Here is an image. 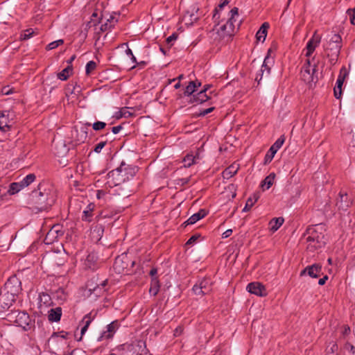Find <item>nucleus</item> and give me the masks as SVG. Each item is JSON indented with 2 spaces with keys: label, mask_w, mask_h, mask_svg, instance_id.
<instances>
[{
  "label": "nucleus",
  "mask_w": 355,
  "mask_h": 355,
  "mask_svg": "<svg viewBox=\"0 0 355 355\" xmlns=\"http://www.w3.org/2000/svg\"><path fill=\"white\" fill-rule=\"evenodd\" d=\"M31 200L35 208L42 211L50 208L55 201V193L50 189L46 188L44 184H40L37 189L32 191Z\"/></svg>",
  "instance_id": "1"
},
{
  "label": "nucleus",
  "mask_w": 355,
  "mask_h": 355,
  "mask_svg": "<svg viewBox=\"0 0 355 355\" xmlns=\"http://www.w3.org/2000/svg\"><path fill=\"white\" fill-rule=\"evenodd\" d=\"M321 224L316 225L314 227H309L304 236L308 243L307 248L310 251H314L321 248L326 243V239L322 232H319V230H322Z\"/></svg>",
  "instance_id": "2"
},
{
  "label": "nucleus",
  "mask_w": 355,
  "mask_h": 355,
  "mask_svg": "<svg viewBox=\"0 0 355 355\" xmlns=\"http://www.w3.org/2000/svg\"><path fill=\"white\" fill-rule=\"evenodd\" d=\"M116 350L119 355H146L148 351L146 343L143 340L121 345L116 348Z\"/></svg>",
  "instance_id": "3"
},
{
  "label": "nucleus",
  "mask_w": 355,
  "mask_h": 355,
  "mask_svg": "<svg viewBox=\"0 0 355 355\" xmlns=\"http://www.w3.org/2000/svg\"><path fill=\"white\" fill-rule=\"evenodd\" d=\"M301 75L302 80L310 86L312 83H315L318 80L316 64L311 66L310 60H307L302 69Z\"/></svg>",
  "instance_id": "4"
},
{
  "label": "nucleus",
  "mask_w": 355,
  "mask_h": 355,
  "mask_svg": "<svg viewBox=\"0 0 355 355\" xmlns=\"http://www.w3.org/2000/svg\"><path fill=\"white\" fill-rule=\"evenodd\" d=\"M230 17L227 22L222 25L220 28V32L221 37L229 36L231 37L233 35L234 31V22L237 21L239 17V9L236 7L233 8L230 11Z\"/></svg>",
  "instance_id": "5"
},
{
  "label": "nucleus",
  "mask_w": 355,
  "mask_h": 355,
  "mask_svg": "<svg viewBox=\"0 0 355 355\" xmlns=\"http://www.w3.org/2000/svg\"><path fill=\"white\" fill-rule=\"evenodd\" d=\"M119 167L110 171L107 174V184L110 187H119L121 183L126 181V178L123 176Z\"/></svg>",
  "instance_id": "6"
},
{
  "label": "nucleus",
  "mask_w": 355,
  "mask_h": 355,
  "mask_svg": "<svg viewBox=\"0 0 355 355\" xmlns=\"http://www.w3.org/2000/svg\"><path fill=\"white\" fill-rule=\"evenodd\" d=\"M63 234L62 227L60 224H55L47 232L44 241L47 245L52 244L57 241L58 238L63 236Z\"/></svg>",
  "instance_id": "7"
},
{
  "label": "nucleus",
  "mask_w": 355,
  "mask_h": 355,
  "mask_svg": "<svg viewBox=\"0 0 355 355\" xmlns=\"http://www.w3.org/2000/svg\"><path fill=\"white\" fill-rule=\"evenodd\" d=\"M3 289L16 297L21 290V282L16 276L10 277L6 282Z\"/></svg>",
  "instance_id": "8"
},
{
  "label": "nucleus",
  "mask_w": 355,
  "mask_h": 355,
  "mask_svg": "<svg viewBox=\"0 0 355 355\" xmlns=\"http://www.w3.org/2000/svg\"><path fill=\"white\" fill-rule=\"evenodd\" d=\"M322 274V266L320 263L308 266L300 272V276L307 275L312 278H318Z\"/></svg>",
  "instance_id": "9"
},
{
  "label": "nucleus",
  "mask_w": 355,
  "mask_h": 355,
  "mask_svg": "<svg viewBox=\"0 0 355 355\" xmlns=\"http://www.w3.org/2000/svg\"><path fill=\"white\" fill-rule=\"evenodd\" d=\"M119 327V322L117 320L112 322L106 326V330L103 331L100 336L97 338L98 342L103 341L105 339L112 338Z\"/></svg>",
  "instance_id": "10"
},
{
  "label": "nucleus",
  "mask_w": 355,
  "mask_h": 355,
  "mask_svg": "<svg viewBox=\"0 0 355 355\" xmlns=\"http://www.w3.org/2000/svg\"><path fill=\"white\" fill-rule=\"evenodd\" d=\"M247 291L257 296L264 297L267 295V291L265 286L258 282H251L248 284Z\"/></svg>",
  "instance_id": "11"
},
{
  "label": "nucleus",
  "mask_w": 355,
  "mask_h": 355,
  "mask_svg": "<svg viewBox=\"0 0 355 355\" xmlns=\"http://www.w3.org/2000/svg\"><path fill=\"white\" fill-rule=\"evenodd\" d=\"M15 301V297L12 293H9L6 291H1L0 293V306L3 309H9Z\"/></svg>",
  "instance_id": "12"
},
{
  "label": "nucleus",
  "mask_w": 355,
  "mask_h": 355,
  "mask_svg": "<svg viewBox=\"0 0 355 355\" xmlns=\"http://www.w3.org/2000/svg\"><path fill=\"white\" fill-rule=\"evenodd\" d=\"M87 130L85 126L81 127L79 130L74 128L71 131V137L76 144L84 143L87 138Z\"/></svg>",
  "instance_id": "13"
},
{
  "label": "nucleus",
  "mask_w": 355,
  "mask_h": 355,
  "mask_svg": "<svg viewBox=\"0 0 355 355\" xmlns=\"http://www.w3.org/2000/svg\"><path fill=\"white\" fill-rule=\"evenodd\" d=\"M320 41L321 36L318 34L317 31H315L312 37L306 44V53L305 54L306 57H310L311 55V54L315 51V48L319 45Z\"/></svg>",
  "instance_id": "14"
},
{
  "label": "nucleus",
  "mask_w": 355,
  "mask_h": 355,
  "mask_svg": "<svg viewBox=\"0 0 355 355\" xmlns=\"http://www.w3.org/2000/svg\"><path fill=\"white\" fill-rule=\"evenodd\" d=\"M97 314L96 311H91L90 313L86 314L83 318L82 319L80 324H83L81 328V336L84 335L87 331L89 324L94 320Z\"/></svg>",
  "instance_id": "15"
},
{
  "label": "nucleus",
  "mask_w": 355,
  "mask_h": 355,
  "mask_svg": "<svg viewBox=\"0 0 355 355\" xmlns=\"http://www.w3.org/2000/svg\"><path fill=\"white\" fill-rule=\"evenodd\" d=\"M119 168L123 176L126 178V180L133 178L137 171L136 167L126 165L124 162L121 164Z\"/></svg>",
  "instance_id": "16"
},
{
  "label": "nucleus",
  "mask_w": 355,
  "mask_h": 355,
  "mask_svg": "<svg viewBox=\"0 0 355 355\" xmlns=\"http://www.w3.org/2000/svg\"><path fill=\"white\" fill-rule=\"evenodd\" d=\"M336 205L339 209L346 210L351 205V201L347 194L340 192L339 198L337 199Z\"/></svg>",
  "instance_id": "17"
},
{
  "label": "nucleus",
  "mask_w": 355,
  "mask_h": 355,
  "mask_svg": "<svg viewBox=\"0 0 355 355\" xmlns=\"http://www.w3.org/2000/svg\"><path fill=\"white\" fill-rule=\"evenodd\" d=\"M84 265L88 269L96 270L98 266L97 256L94 253L89 254L85 260Z\"/></svg>",
  "instance_id": "18"
},
{
  "label": "nucleus",
  "mask_w": 355,
  "mask_h": 355,
  "mask_svg": "<svg viewBox=\"0 0 355 355\" xmlns=\"http://www.w3.org/2000/svg\"><path fill=\"white\" fill-rule=\"evenodd\" d=\"M207 215V211L205 209H200L197 213L193 214L187 220H186L183 225L185 227L188 225H193L199 220L202 219Z\"/></svg>",
  "instance_id": "19"
},
{
  "label": "nucleus",
  "mask_w": 355,
  "mask_h": 355,
  "mask_svg": "<svg viewBox=\"0 0 355 355\" xmlns=\"http://www.w3.org/2000/svg\"><path fill=\"white\" fill-rule=\"evenodd\" d=\"M239 169V165L236 163H233L223 172V177L224 179H230L236 175Z\"/></svg>",
  "instance_id": "20"
},
{
  "label": "nucleus",
  "mask_w": 355,
  "mask_h": 355,
  "mask_svg": "<svg viewBox=\"0 0 355 355\" xmlns=\"http://www.w3.org/2000/svg\"><path fill=\"white\" fill-rule=\"evenodd\" d=\"M200 159V155L198 153H197L196 155L192 154L187 155L183 159L184 167L189 168L193 164H197Z\"/></svg>",
  "instance_id": "21"
},
{
  "label": "nucleus",
  "mask_w": 355,
  "mask_h": 355,
  "mask_svg": "<svg viewBox=\"0 0 355 355\" xmlns=\"http://www.w3.org/2000/svg\"><path fill=\"white\" fill-rule=\"evenodd\" d=\"M209 98L210 97L207 94V93L205 92V90H201L196 95H193V96L191 97L189 102L191 103H202L209 100Z\"/></svg>",
  "instance_id": "22"
},
{
  "label": "nucleus",
  "mask_w": 355,
  "mask_h": 355,
  "mask_svg": "<svg viewBox=\"0 0 355 355\" xmlns=\"http://www.w3.org/2000/svg\"><path fill=\"white\" fill-rule=\"evenodd\" d=\"M269 60H270V57L268 55H267L265 58V59L263 60V64L261 66V69L260 70L261 73L260 74H257L256 78H255V80H257L258 82V83H259L260 80H261L262 76L263 75V73L265 71L266 72V75L267 76L270 73V68L268 66Z\"/></svg>",
  "instance_id": "23"
},
{
  "label": "nucleus",
  "mask_w": 355,
  "mask_h": 355,
  "mask_svg": "<svg viewBox=\"0 0 355 355\" xmlns=\"http://www.w3.org/2000/svg\"><path fill=\"white\" fill-rule=\"evenodd\" d=\"M62 315V309L60 307H56L51 309L49 311V320L51 322H59Z\"/></svg>",
  "instance_id": "24"
},
{
  "label": "nucleus",
  "mask_w": 355,
  "mask_h": 355,
  "mask_svg": "<svg viewBox=\"0 0 355 355\" xmlns=\"http://www.w3.org/2000/svg\"><path fill=\"white\" fill-rule=\"evenodd\" d=\"M6 113L7 111L0 112V130L3 132L8 131L10 128Z\"/></svg>",
  "instance_id": "25"
},
{
  "label": "nucleus",
  "mask_w": 355,
  "mask_h": 355,
  "mask_svg": "<svg viewBox=\"0 0 355 355\" xmlns=\"http://www.w3.org/2000/svg\"><path fill=\"white\" fill-rule=\"evenodd\" d=\"M269 28V24L264 22L256 34V38L258 41L264 42L267 35V30Z\"/></svg>",
  "instance_id": "26"
},
{
  "label": "nucleus",
  "mask_w": 355,
  "mask_h": 355,
  "mask_svg": "<svg viewBox=\"0 0 355 355\" xmlns=\"http://www.w3.org/2000/svg\"><path fill=\"white\" fill-rule=\"evenodd\" d=\"M275 178L274 173H270L265 179L261 182V187L263 190L268 189L273 184Z\"/></svg>",
  "instance_id": "27"
},
{
  "label": "nucleus",
  "mask_w": 355,
  "mask_h": 355,
  "mask_svg": "<svg viewBox=\"0 0 355 355\" xmlns=\"http://www.w3.org/2000/svg\"><path fill=\"white\" fill-rule=\"evenodd\" d=\"M55 154L59 157L64 156L69 151V148L64 142H58L55 144Z\"/></svg>",
  "instance_id": "28"
},
{
  "label": "nucleus",
  "mask_w": 355,
  "mask_h": 355,
  "mask_svg": "<svg viewBox=\"0 0 355 355\" xmlns=\"http://www.w3.org/2000/svg\"><path fill=\"white\" fill-rule=\"evenodd\" d=\"M259 198V193H255L253 194V196L250 197L245 203L244 208L243 209V211L246 212L248 211L250 208L254 205V204L258 200Z\"/></svg>",
  "instance_id": "29"
},
{
  "label": "nucleus",
  "mask_w": 355,
  "mask_h": 355,
  "mask_svg": "<svg viewBox=\"0 0 355 355\" xmlns=\"http://www.w3.org/2000/svg\"><path fill=\"white\" fill-rule=\"evenodd\" d=\"M343 82H344V77H343L340 75L336 80V84L334 89V96L336 98H339L341 96V92H342L341 89H342Z\"/></svg>",
  "instance_id": "30"
},
{
  "label": "nucleus",
  "mask_w": 355,
  "mask_h": 355,
  "mask_svg": "<svg viewBox=\"0 0 355 355\" xmlns=\"http://www.w3.org/2000/svg\"><path fill=\"white\" fill-rule=\"evenodd\" d=\"M342 48V44H337L336 43H330L329 42L326 49L329 51V53H331V55H340V52Z\"/></svg>",
  "instance_id": "31"
},
{
  "label": "nucleus",
  "mask_w": 355,
  "mask_h": 355,
  "mask_svg": "<svg viewBox=\"0 0 355 355\" xmlns=\"http://www.w3.org/2000/svg\"><path fill=\"white\" fill-rule=\"evenodd\" d=\"M159 287L160 284L157 277H153L151 279L150 287L149 289L150 293L154 296L156 295L159 291Z\"/></svg>",
  "instance_id": "32"
},
{
  "label": "nucleus",
  "mask_w": 355,
  "mask_h": 355,
  "mask_svg": "<svg viewBox=\"0 0 355 355\" xmlns=\"http://www.w3.org/2000/svg\"><path fill=\"white\" fill-rule=\"evenodd\" d=\"M284 219L282 217L274 218L270 221L271 230L277 231L284 223Z\"/></svg>",
  "instance_id": "33"
},
{
  "label": "nucleus",
  "mask_w": 355,
  "mask_h": 355,
  "mask_svg": "<svg viewBox=\"0 0 355 355\" xmlns=\"http://www.w3.org/2000/svg\"><path fill=\"white\" fill-rule=\"evenodd\" d=\"M197 89L196 81H190L189 85L186 87L184 94V96H191L193 94Z\"/></svg>",
  "instance_id": "34"
},
{
  "label": "nucleus",
  "mask_w": 355,
  "mask_h": 355,
  "mask_svg": "<svg viewBox=\"0 0 355 355\" xmlns=\"http://www.w3.org/2000/svg\"><path fill=\"white\" fill-rule=\"evenodd\" d=\"M94 208V205H93V204L88 205L86 210L83 211V215L82 216V219L83 220L91 221V218H92V213Z\"/></svg>",
  "instance_id": "35"
},
{
  "label": "nucleus",
  "mask_w": 355,
  "mask_h": 355,
  "mask_svg": "<svg viewBox=\"0 0 355 355\" xmlns=\"http://www.w3.org/2000/svg\"><path fill=\"white\" fill-rule=\"evenodd\" d=\"M73 70L71 66H68L65 69H64L62 71L59 72L57 75L58 78L61 80H66L69 77V72H71Z\"/></svg>",
  "instance_id": "36"
},
{
  "label": "nucleus",
  "mask_w": 355,
  "mask_h": 355,
  "mask_svg": "<svg viewBox=\"0 0 355 355\" xmlns=\"http://www.w3.org/2000/svg\"><path fill=\"white\" fill-rule=\"evenodd\" d=\"M22 189H24V187L21 184H20V182H12L10 185V188L8 190V192L13 195L17 193H18L19 191H21Z\"/></svg>",
  "instance_id": "37"
},
{
  "label": "nucleus",
  "mask_w": 355,
  "mask_h": 355,
  "mask_svg": "<svg viewBox=\"0 0 355 355\" xmlns=\"http://www.w3.org/2000/svg\"><path fill=\"white\" fill-rule=\"evenodd\" d=\"M35 180V175L33 173H31L27 175L25 178H23L22 180L20 181V184L24 187H28L32 182H33Z\"/></svg>",
  "instance_id": "38"
},
{
  "label": "nucleus",
  "mask_w": 355,
  "mask_h": 355,
  "mask_svg": "<svg viewBox=\"0 0 355 355\" xmlns=\"http://www.w3.org/2000/svg\"><path fill=\"white\" fill-rule=\"evenodd\" d=\"M121 263H123V257H116L115 259V261L114 263L113 267H114V269L119 273H120L121 272V270H123L124 268H125L127 266V265L125 266H121Z\"/></svg>",
  "instance_id": "39"
},
{
  "label": "nucleus",
  "mask_w": 355,
  "mask_h": 355,
  "mask_svg": "<svg viewBox=\"0 0 355 355\" xmlns=\"http://www.w3.org/2000/svg\"><path fill=\"white\" fill-rule=\"evenodd\" d=\"M277 152V150L270 147L265 156L264 164H267L270 163L272 160Z\"/></svg>",
  "instance_id": "40"
},
{
  "label": "nucleus",
  "mask_w": 355,
  "mask_h": 355,
  "mask_svg": "<svg viewBox=\"0 0 355 355\" xmlns=\"http://www.w3.org/2000/svg\"><path fill=\"white\" fill-rule=\"evenodd\" d=\"M199 286L205 294L211 291L210 282L207 279H202L198 283Z\"/></svg>",
  "instance_id": "41"
},
{
  "label": "nucleus",
  "mask_w": 355,
  "mask_h": 355,
  "mask_svg": "<svg viewBox=\"0 0 355 355\" xmlns=\"http://www.w3.org/2000/svg\"><path fill=\"white\" fill-rule=\"evenodd\" d=\"M35 34L34 31L32 28L25 30L20 35V40H26L30 39Z\"/></svg>",
  "instance_id": "42"
},
{
  "label": "nucleus",
  "mask_w": 355,
  "mask_h": 355,
  "mask_svg": "<svg viewBox=\"0 0 355 355\" xmlns=\"http://www.w3.org/2000/svg\"><path fill=\"white\" fill-rule=\"evenodd\" d=\"M338 345L335 342H331L327 347L326 352L327 354H335V353L338 351Z\"/></svg>",
  "instance_id": "43"
},
{
  "label": "nucleus",
  "mask_w": 355,
  "mask_h": 355,
  "mask_svg": "<svg viewBox=\"0 0 355 355\" xmlns=\"http://www.w3.org/2000/svg\"><path fill=\"white\" fill-rule=\"evenodd\" d=\"M96 63L94 61L91 60L88 62L85 67L86 74L89 75L96 68Z\"/></svg>",
  "instance_id": "44"
},
{
  "label": "nucleus",
  "mask_w": 355,
  "mask_h": 355,
  "mask_svg": "<svg viewBox=\"0 0 355 355\" xmlns=\"http://www.w3.org/2000/svg\"><path fill=\"white\" fill-rule=\"evenodd\" d=\"M285 141L284 137L281 136L271 146V148L278 150L283 145Z\"/></svg>",
  "instance_id": "45"
},
{
  "label": "nucleus",
  "mask_w": 355,
  "mask_h": 355,
  "mask_svg": "<svg viewBox=\"0 0 355 355\" xmlns=\"http://www.w3.org/2000/svg\"><path fill=\"white\" fill-rule=\"evenodd\" d=\"M113 194L121 195L125 197L129 196L128 191L124 189H123L121 185L119 187H116V189L113 191Z\"/></svg>",
  "instance_id": "46"
},
{
  "label": "nucleus",
  "mask_w": 355,
  "mask_h": 355,
  "mask_svg": "<svg viewBox=\"0 0 355 355\" xmlns=\"http://www.w3.org/2000/svg\"><path fill=\"white\" fill-rule=\"evenodd\" d=\"M346 13L349 17L351 24L355 25V7L347 9Z\"/></svg>",
  "instance_id": "47"
},
{
  "label": "nucleus",
  "mask_w": 355,
  "mask_h": 355,
  "mask_svg": "<svg viewBox=\"0 0 355 355\" xmlns=\"http://www.w3.org/2000/svg\"><path fill=\"white\" fill-rule=\"evenodd\" d=\"M64 42L63 40H58L54 42H51L46 46L47 50H52L57 48L58 46L62 44Z\"/></svg>",
  "instance_id": "48"
},
{
  "label": "nucleus",
  "mask_w": 355,
  "mask_h": 355,
  "mask_svg": "<svg viewBox=\"0 0 355 355\" xmlns=\"http://www.w3.org/2000/svg\"><path fill=\"white\" fill-rule=\"evenodd\" d=\"M106 126V123L103 121H96L92 124V128L94 130H101L105 128Z\"/></svg>",
  "instance_id": "49"
},
{
  "label": "nucleus",
  "mask_w": 355,
  "mask_h": 355,
  "mask_svg": "<svg viewBox=\"0 0 355 355\" xmlns=\"http://www.w3.org/2000/svg\"><path fill=\"white\" fill-rule=\"evenodd\" d=\"M96 197L98 200L103 199L105 200H106L107 198H110V196L103 190H98Z\"/></svg>",
  "instance_id": "50"
},
{
  "label": "nucleus",
  "mask_w": 355,
  "mask_h": 355,
  "mask_svg": "<svg viewBox=\"0 0 355 355\" xmlns=\"http://www.w3.org/2000/svg\"><path fill=\"white\" fill-rule=\"evenodd\" d=\"M192 291L194 293L195 295H206L204 291L202 290V288H200V286H199L198 284H196L193 286V288H192Z\"/></svg>",
  "instance_id": "51"
},
{
  "label": "nucleus",
  "mask_w": 355,
  "mask_h": 355,
  "mask_svg": "<svg viewBox=\"0 0 355 355\" xmlns=\"http://www.w3.org/2000/svg\"><path fill=\"white\" fill-rule=\"evenodd\" d=\"M178 38V34L177 33H173L171 35L168 37L166 40V44L171 46L173 44V42L175 41Z\"/></svg>",
  "instance_id": "52"
},
{
  "label": "nucleus",
  "mask_w": 355,
  "mask_h": 355,
  "mask_svg": "<svg viewBox=\"0 0 355 355\" xmlns=\"http://www.w3.org/2000/svg\"><path fill=\"white\" fill-rule=\"evenodd\" d=\"M329 42H330V43H336L337 44H341L342 38L340 35L334 34L331 37Z\"/></svg>",
  "instance_id": "53"
},
{
  "label": "nucleus",
  "mask_w": 355,
  "mask_h": 355,
  "mask_svg": "<svg viewBox=\"0 0 355 355\" xmlns=\"http://www.w3.org/2000/svg\"><path fill=\"white\" fill-rule=\"evenodd\" d=\"M119 113L120 114L119 115L118 114L116 115L117 118H119V117L127 118L132 115V114L129 111H128L125 108L121 110Z\"/></svg>",
  "instance_id": "54"
},
{
  "label": "nucleus",
  "mask_w": 355,
  "mask_h": 355,
  "mask_svg": "<svg viewBox=\"0 0 355 355\" xmlns=\"http://www.w3.org/2000/svg\"><path fill=\"white\" fill-rule=\"evenodd\" d=\"M227 1H223V3H220L217 8H215V13L214 15V18H216V16L218 14V12L223 9V8L227 4Z\"/></svg>",
  "instance_id": "55"
},
{
  "label": "nucleus",
  "mask_w": 355,
  "mask_h": 355,
  "mask_svg": "<svg viewBox=\"0 0 355 355\" xmlns=\"http://www.w3.org/2000/svg\"><path fill=\"white\" fill-rule=\"evenodd\" d=\"M106 143L107 141H101L98 143L94 149V152L99 153L103 148L105 146Z\"/></svg>",
  "instance_id": "56"
},
{
  "label": "nucleus",
  "mask_w": 355,
  "mask_h": 355,
  "mask_svg": "<svg viewBox=\"0 0 355 355\" xmlns=\"http://www.w3.org/2000/svg\"><path fill=\"white\" fill-rule=\"evenodd\" d=\"M200 236V235L198 234L191 236L190 237V239L187 241L186 244L191 245V244L194 243L199 239Z\"/></svg>",
  "instance_id": "57"
},
{
  "label": "nucleus",
  "mask_w": 355,
  "mask_h": 355,
  "mask_svg": "<svg viewBox=\"0 0 355 355\" xmlns=\"http://www.w3.org/2000/svg\"><path fill=\"white\" fill-rule=\"evenodd\" d=\"M125 53L129 55L132 61V62L134 63H137V59L135 57V55H133L132 53V51L130 49L128 48L126 50H125Z\"/></svg>",
  "instance_id": "58"
},
{
  "label": "nucleus",
  "mask_w": 355,
  "mask_h": 355,
  "mask_svg": "<svg viewBox=\"0 0 355 355\" xmlns=\"http://www.w3.org/2000/svg\"><path fill=\"white\" fill-rule=\"evenodd\" d=\"M111 26H112L111 22L110 21L109 19H107L106 23L101 25V30L102 31H105L107 29L110 28Z\"/></svg>",
  "instance_id": "59"
},
{
  "label": "nucleus",
  "mask_w": 355,
  "mask_h": 355,
  "mask_svg": "<svg viewBox=\"0 0 355 355\" xmlns=\"http://www.w3.org/2000/svg\"><path fill=\"white\" fill-rule=\"evenodd\" d=\"M327 56L330 57L329 60H330L331 64H334L336 62L339 55H331V53H328Z\"/></svg>",
  "instance_id": "60"
},
{
  "label": "nucleus",
  "mask_w": 355,
  "mask_h": 355,
  "mask_svg": "<svg viewBox=\"0 0 355 355\" xmlns=\"http://www.w3.org/2000/svg\"><path fill=\"white\" fill-rule=\"evenodd\" d=\"M81 92L80 86L77 85L76 84L75 85H73V88L71 89V94H79Z\"/></svg>",
  "instance_id": "61"
},
{
  "label": "nucleus",
  "mask_w": 355,
  "mask_h": 355,
  "mask_svg": "<svg viewBox=\"0 0 355 355\" xmlns=\"http://www.w3.org/2000/svg\"><path fill=\"white\" fill-rule=\"evenodd\" d=\"M40 297L41 301L44 300V303H47L50 300V296L48 294L42 293V295H40Z\"/></svg>",
  "instance_id": "62"
},
{
  "label": "nucleus",
  "mask_w": 355,
  "mask_h": 355,
  "mask_svg": "<svg viewBox=\"0 0 355 355\" xmlns=\"http://www.w3.org/2000/svg\"><path fill=\"white\" fill-rule=\"evenodd\" d=\"M2 93L5 95H8L12 93V89H10L8 86L4 87L2 89Z\"/></svg>",
  "instance_id": "63"
},
{
  "label": "nucleus",
  "mask_w": 355,
  "mask_h": 355,
  "mask_svg": "<svg viewBox=\"0 0 355 355\" xmlns=\"http://www.w3.org/2000/svg\"><path fill=\"white\" fill-rule=\"evenodd\" d=\"M122 129V126L121 125L114 126L112 128V132L114 134H117L120 132V130Z\"/></svg>",
  "instance_id": "64"
}]
</instances>
